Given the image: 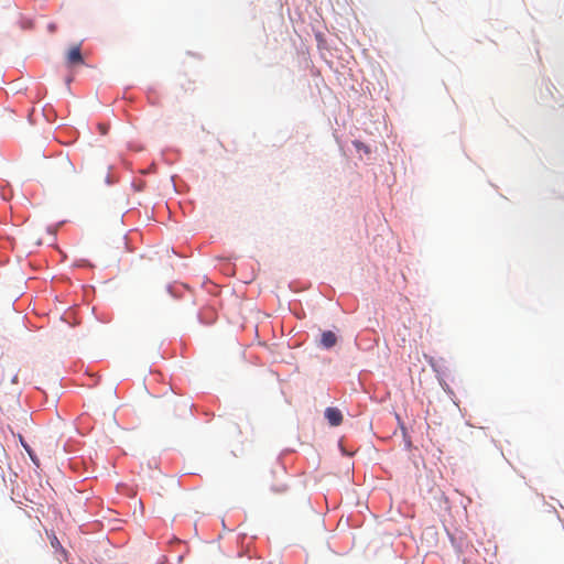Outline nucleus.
<instances>
[{
    "instance_id": "nucleus-5",
    "label": "nucleus",
    "mask_w": 564,
    "mask_h": 564,
    "mask_svg": "<svg viewBox=\"0 0 564 564\" xmlns=\"http://www.w3.org/2000/svg\"><path fill=\"white\" fill-rule=\"evenodd\" d=\"M8 379L10 381V383L17 384L18 383V379H19L18 373H13V372L9 373L8 375Z\"/></svg>"
},
{
    "instance_id": "nucleus-6",
    "label": "nucleus",
    "mask_w": 564,
    "mask_h": 564,
    "mask_svg": "<svg viewBox=\"0 0 564 564\" xmlns=\"http://www.w3.org/2000/svg\"><path fill=\"white\" fill-rule=\"evenodd\" d=\"M29 455H30V458L37 465V462L35 460V457L33 456V454L31 453V451L25 446Z\"/></svg>"
},
{
    "instance_id": "nucleus-1",
    "label": "nucleus",
    "mask_w": 564,
    "mask_h": 564,
    "mask_svg": "<svg viewBox=\"0 0 564 564\" xmlns=\"http://www.w3.org/2000/svg\"><path fill=\"white\" fill-rule=\"evenodd\" d=\"M325 417L332 426H338L343 422L341 412L337 408H327L325 410Z\"/></svg>"
},
{
    "instance_id": "nucleus-2",
    "label": "nucleus",
    "mask_w": 564,
    "mask_h": 564,
    "mask_svg": "<svg viewBox=\"0 0 564 564\" xmlns=\"http://www.w3.org/2000/svg\"><path fill=\"white\" fill-rule=\"evenodd\" d=\"M66 59H67V64L70 66L84 63L79 45H75L69 48Z\"/></svg>"
},
{
    "instance_id": "nucleus-4",
    "label": "nucleus",
    "mask_w": 564,
    "mask_h": 564,
    "mask_svg": "<svg viewBox=\"0 0 564 564\" xmlns=\"http://www.w3.org/2000/svg\"><path fill=\"white\" fill-rule=\"evenodd\" d=\"M48 539H50L52 547H54L55 550H61L62 552H64V549L62 547L57 536L54 533L48 534Z\"/></svg>"
},
{
    "instance_id": "nucleus-7",
    "label": "nucleus",
    "mask_w": 564,
    "mask_h": 564,
    "mask_svg": "<svg viewBox=\"0 0 564 564\" xmlns=\"http://www.w3.org/2000/svg\"><path fill=\"white\" fill-rule=\"evenodd\" d=\"M100 129H101V132H102V133H106L105 128L100 127Z\"/></svg>"
},
{
    "instance_id": "nucleus-3",
    "label": "nucleus",
    "mask_w": 564,
    "mask_h": 564,
    "mask_svg": "<svg viewBox=\"0 0 564 564\" xmlns=\"http://www.w3.org/2000/svg\"><path fill=\"white\" fill-rule=\"evenodd\" d=\"M337 343V337L332 330H326L322 333L321 336V345L325 348H332Z\"/></svg>"
}]
</instances>
